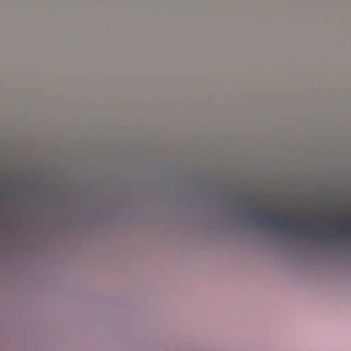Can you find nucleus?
I'll list each match as a JSON object with an SVG mask.
<instances>
[{
	"instance_id": "obj_1",
	"label": "nucleus",
	"mask_w": 351,
	"mask_h": 351,
	"mask_svg": "<svg viewBox=\"0 0 351 351\" xmlns=\"http://www.w3.org/2000/svg\"><path fill=\"white\" fill-rule=\"evenodd\" d=\"M263 221L266 223H269L270 225L276 226L282 229H297L294 226L288 225L284 219H282L278 217L274 218L264 217Z\"/></svg>"
},
{
	"instance_id": "obj_2",
	"label": "nucleus",
	"mask_w": 351,
	"mask_h": 351,
	"mask_svg": "<svg viewBox=\"0 0 351 351\" xmlns=\"http://www.w3.org/2000/svg\"><path fill=\"white\" fill-rule=\"evenodd\" d=\"M341 232H351V229L348 230L347 228H343L341 229Z\"/></svg>"
},
{
	"instance_id": "obj_3",
	"label": "nucleus",
	"mask_w": 351,
	"mask_h": 351,
	"mask_svg": "<svg viewBox=\"0 0 351 351\" xmlns=\"http://www.w3.org/2000/svg\"><path fill=\"white\" fill-rule=\"evenodd\" d=\"M263 215V213L262 212H260L259 213V215Z\"/></svg>"
}]
</instances>
